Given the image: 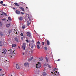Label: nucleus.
I'll use <instances>...</instances> for the list:
<instances>
[{
	"label": "nucleus",
	"mask_w": 76,
	"mask_h": 76,
	"mask_svg": "<svg viewBox=\"0 0 76 76\" xmlns=\"http://www.w3.org/2000/svg\"><path fill=\"white\" fill-rule=\"evenodd\" d=\"M38 64H36V68H40L41 66V63H39V62H38Z\"/></svg>",
	"instance_id": "f257e3e1"
},
{
	"label": "nucleus",
	"mask_w": 76,
	"mask_h": 76,
	"mask_svg": "<svg viewBox=\"0 0 76 76\" xmlns=\"http://www.w3.org/2000/svg\"><path fill=\"white\" fill-rule=\"evenodd\" d=\"M31 48H34L35 44L34 43V41L32 40V41L31 42Z\"/></svg>",
	"instance_id": "f03ea898"
},
{
	"label": "nucleus",
	"mask_w": 76,
	"mask_h": 76,
	"mask_svg": "<svg viewBox=\"0 0 76 76\" xmlns=\"http://www.w3.org/2000/svg\"><path fill=\"white\" fill-rule=\"evenodd\" d=\"M7 52V50L6 49H4L3 50V52H2V53L5 54Z\"/></svg>",
	"instance_id": "7ed1b4c3"
},
{
	"label": "nucleus",
	"mask_w": 76,
	"mask_h": 76,
	"mask_svg": "<svg viewBox=\"0 0 76 76\" xmlns=\"http://www.w3.org/2000/svg\"><path fill=\"white\" fill-rule=\"evenodd\" d=\"M15 12L17 14H20V11L18 10H16Z\"/></svg>",
	"instance_id": "20e7f679"
},
{
	"label": "nucleus",
	"mask_w": 76,
	"mask_h": 76,
	"mask_svg": "<svg viewBox=\"0 0 76 76\" xmlns=\"http://www.w3.org/2000/svg\"><path fill=\"white\" fill-rule=\"evenodd\" d=\"M24 65L26 67H28L29 66V64L27 63H24Z\"/></svg>",
	"instance_id": "39448f33"
},
{
	"label": "nucleus",
	"mask_w": 76,
	"mask_h": 76,
	"mask_svg": "<svg viewBox=\"0 0 76 76\" xmlns=\"http://www.w3.org/2000/svg\"><path fill=\"white\" fill-rule=\"evenodd\" d=\"M27 36L29 37H30L31 36V33L29 32H27Z\"/></svg>",
	"instance_id": "423d86ee"
},
{
	"label": "nucleus",
	"mask_w": 76,
	"mask_h": 76,
	"mask_svg": "<svg viewBox=\"0 0 76 76\" xmlns=\"http://www.w3.org/2000/svg\"><path fill=\"white\" fill-rule=\"evenodd\" d=\"M28 19H29V20L30 21H31V19H30V18L31 17V15H29L28 14Z\"/></svg>",
	"instance_id": "0eeeda50"
},
{
	"label": "nucleus",
	"mask_w": 76,
	"mask_h": 76,
	"mask_svg": "<svg viewBox=\"0 0 76 76\" xmlns=\"http://www.w3.org/2000/svg\"><path fill=\"white\" fill-rule=\"evenodd\" d=\"M34 57H31V58H28V61H31L33 59Z\"/></svg>",
	"instance_id": "6e6552de"
},
{
	"label": "nucleus",
	"mask_w": 76,
	"mask_h": 76,
	"mask_svg": "<svg viewBox=\"0 0 76 76\" xmlns=\"http://www.w3.org/2000/svg\"><path fill=\"white\" fill-rule=\"evenodd\" d=\"M16 67L18 69H19L20 68V67L18 64H16Z\"/></svg>",
	"instance_id": "1a4fd4ad"
},
{
	"label": "nucleus",
	"mask_w": 76,
	"mask_h": 76,
	"mask_svg": "<svg viewBox=\"0 0 76 76\" xmlns=\"http://www.w3.org/2000/svg\"><path fill=\"white\" fill-rule=\"evenodd\" d=\"M1 13L2 14H3L5 16H7V14L6 13H5L4 12H2V11L0 12V14H1Z\"/></svg>",
	"instance_id": "9d476101"
},
{
	"label": "nucleus",
	"mask_w": 76,
	"mask_h": 76,
	"mask_svg": "<svg viewBox=\"0 0 76 76\" xmlns=\"http://www.w3.org/2000/svg\"><path fill=\"white\" fill-rule=\"evenodd\" d=\"M15 41L16 42H18V39L17 38V37H15Z\"/></svg>",
	"instance_id": "9b49d317"
},
{
	"label": "nucleus",
	"mask_w": 76,
	"mask_h": 76,
	"mask_svg": "<svg viewBox=\"0 0 76 76\" xmlns=\"http://www.w3.org/2000/svg\"><path fill=\"white\" fill-rule=\"evenodd\" d=\"M43 76H46L47 75V74H46V73L45 72H44L43 73Z\"/></svg>",
	"instance_id": "f8f14e48"
},
{
	"label": "nucleus",
	"mask_w": 76,
	"mask_h": 76,
	"mask_svg": "<svg viewBox=\"0 0 76 76\" xmlns=\"http://www.w3.org/2000/svg\"><path fill=\"white\" fill-rule=\"evenodd\" d=\"M10 24H7L6 25V27H7V28H8L10 26Z\"/></svg>",
	"instance_id": "ddd939ff"
},
{
	"label": "nucleus",
	"mask_w": 76,
	"mask_h": 76,
	"mask_svg": "<svg viewBox=\"0 0 76 76\" xmlns=\"http://www.w3.org/2000/svg\"><path fill=\"white\" fill-rule=\"evenodd\" d=\"M47 44L48 45H50V42H49V41L47 40Z\"/></svg>",
	"instance_id": "4468645a"
},
{
	"label": "nucleus",
	"mask_w": 76,
	"mask_h": 76,
	"mask_svg": "<svg viewBox=\"0 0 76 76\" xmlns=\"http://www.w3.org/2000/svg\"><path fill=\"white\" fill-rule=\"evenodd\" d=\"M16 45L15 44H13L12 45V48H13L14 47H16Z\"/></svg>",
	"instance_id": "2eb2a0df"
},
{
	"label": "nucleus",
	"mask_w": 76,
	"mask_h": 76,
	"mask_svg": "<svg viewBox=\"0 0 76 76\" xmlns=\"http://www.w3.org/2000/svg\"><path fill=\"white\" fill-rule=\"evenodd\" d=\"M37 47L38 49H39L40 48V47L39 46V45H37Z\"/></svg>",
	"instance_id": "dca6fc26"
},
{
	"label": "nucleus",
	"mask_w": 76,
	"mask_h": 76,
	"mask_svg": "<svg viewBox=\"0 0 76 76\" xmlns=\"http://www.w3.org/2000/svg\"><path fill=\"white\" fill-rule=\"evenodd\" d=\"M20 8L23 11H24V9L23 8V7H20Z\"/></svg>",
	"instance_id": "f3484780"
},
{
	"label": "nucleus",
	"mask_w": 76,
	"mask_h": 76,
	"mask_svg": "<svg viewBox=\"0 0 76 76\" xmlns=\"http://www.w3.org/2000/svg\"><path fill=\"white\" fill-rule=\"evenodd\" d=\"M2 41H0V46H1L2 45Z\"/></svg>",
	"instance_id": "a211bd4d"
},
{
	"label": "nucleus",
	"mask_w": 76,
	"mask_h": 76,
	"mask_svg": "<svg viewBox=\"0 0 76 76\" xmlns=\"http://www.w3.org/2000/svg\"><path fill=\"white\" fill-rule=\"evenodd\" d=\"M14 4L16 6H18V7H19V5L18 4H17V3H15Z\"/></svg>",
	"instance_id": "6ab92c4d"
},
{
	"label": "nucleus",
	"mask_w": 76,
	"mask_h": 76,
	"mask_svg": "<svg viewBox=\"0 0 76 76\" xmlns=\"http://www.w3.org/2000/svg\"><path fill=\"white\" fill-rule=\"evenodd\" d=\"M27 25H28V26H29V25H30V23L29 21H28L27 22Z\"/></svg>",
	"instance_id": "aec40b11"
},
{
	"label": "nucleus",
	"mask_w": 76,
	"mask_h": 76,
	"mask_svg": "<svg viewBox=\"0 0 76 76\" xmlns=\"http://www.w3.org/2000/svg\"><path fill=\"white\" fill-rule=\"evenodd\" d=\"M26 43H23V46H24L26 47Z\"/></svg>",
	"instance_id": "412c9836"
},
{
	"label": "nucleus",
	"mask_w": 76,
	"mask_h": 76,
	"mask_svg": "<svg viewBox=\"0 0 76 76\" xmlns=\"http://www.w3.org/2000/svg\"><path fill=\"white\" fill-rule=\"evenodd\" d=\"M19 20L20 21H22L23 20V18H22V17H20L19 18Z\"/></svg>",
	"instance_id": "4be33fe9"
},
{
	"label": "nucleus",
	"mask_w": 76,
	"mask_h": 76,
	"mask_svg": "<svg viewBox=\"0 0 76 76\" xmlns=\"http://www.w3.org/2000/svg\"><path fill=\"white\" fill-rule=\"evenodd\" d=\"M15 50H14V51L13 52H12V51H11V50H10V53H11V55H12V54H13V53H14V52Z\"/></svg>",
	"instance_id": "5701e85b"
},
{
	"label": "nucleus",
	"mask_w": 76,
	"mask_h": 76,
	"mask_svg": "<svg viewBox=\"0 0 76 76\" xmlns=\"http://www.w3.org/2000/svg\"><path fill=\"white\" fill-rule=\"evenodd\" d=\"M0 35L1 36H3V33L2 32H0Z\"/></svg>",
	"instance_id": "b1692460"
},
{
	"label": "nucleus",
	"mask_w": 76,
	"mask_h": 76,
	"mask_svg": "<svg viewBox=\"0 0 76 76\" xmlns=\"http://www.w3.org/2000/svg\"><path fill=\"white\" fill-rule=\"evenodd\" d=\"M39 60L40 61H41L43 60V58H39Z\"/></svg>",
	"instance_id": "393cba45"
},
{
	"label": "nucleus",
	"mask_w": 76,
	"mask_h": 76,
	"mask_svg": "<svg viewBox=\"0 0 76 76\" xmlns=\"http://www.w3.org/2000/svg\"><path fill=\"white\" fill-rule=\"evenodd\" d=\"M22 48H23V50H25V47H24V46H22Z\"/></svg>",
	"instance_id": "a878e982"
},
{
	"label": "nucleus",
	"mask_w": 76,
	"mask_h": 76,
	"mask_svg": "<svg viewBox=\"0 0 76 76\" xmlns=\"http://www.w3.org/2000/svg\"><path fill=\"white\" fill-rule=\"evenodd\" d=\"M45 49L46 50H48V49L46 47H44Z\"/></svg>",
	"instance_id": "bb28decb"
},
{
	"label": "nucleus",
	"mask_w": 76,
	"mask_h": 76,
	"mask_svg": "<svg viewBox=\"0 0 76 76\" xmlns=\"http://www.w3.org/2000/svg\"><path fill=\"white\" fill-rule=\"evenodd\" d=\"M45 59L46 61H47V62H48V59L47 58H46Z\"/></svg>",
	"instance_id": "cd10ccee"
},
{
	"label": "nucleus",
	"mask_w": 76,
	"mask_h": 76,
	"mask_svg": "<svg viewBox=\"0 0 76 76\" xmlns=\"http://www.w3.org/2000/svg\"><path fill=\"white\" fill-rule=\"evenodd\" d=\"M56 68H55V69H53V71H56Z\"/></svg>",
	"instance_id": "c85d7f7f"
},
{
	"label": "nucleus",
	"mask_w": 76,
	"mask_h": 76,
	"mask_svg": "<svg viewBox=\"0 0 76 76\" xmlns=\"http://www.w3.org/2000/svg\"><path fill=\"white\" fill-rule=\"evenodd\" d=\"M8 19L9 20H10V21L11 20L10 18V17H8Z\"/></svg>",
	"instance_id": "c756f323"
},
{
	"label": "nucleus",
	"mask_w": 76,
	"mask_h": 76,
	"mask_svg": "<svg viewBox=\"0 0 76 76\" xmlns=\"http://www.w3.org/2000/svg\"><path fill=\"white\" fill-rule=\"evenodd\" d=\"M4 74H0V76H4Z\"/></svg>",
	"instance_id": "7c9ffc66"
},
{
	"label": "nucleus",
	"mask_w": 76,
	"mask_h": 76,
	"mask_svg": "<svg viewBox=\"0 0 76 76\" xmlns=\"http://www.w3.org/2000/svg\"><path fill=\"white\" fill-rule=\"evenodd\" d=\"M3 3V1H1V2H0V3L1 4H2Z\"/></svg>",
	"instance_id": "2f4dec72"
},
{
	"label": "nucleus",
	"mask_w": 76,
	"mask_h": 76,
	"mask_svg": "<svg viewBox=\"0 0 76 76\" xmlns=\"http://www.w3.org/2000/svg\"><path fill=\"white\" fill-rule=\"evenodd\" d=\"M25 28V26H23L22 27V28L23 29H24V28Z\"/></svg>",
	"instance_id": "473e14b6"
},
{
	"label": "nucleus",
	"mask_w": 76,
	"mask_h": 76,
	"mask_svg": "<svg viewBox=\"0 0 76 76\" xmlns=\"http://www.w3.org/2000/svg\"><path fill=\"white\" fill-rule=\"evenodd\" d=\"M20 35L21 36H23V34L22 33H21L20 34Z\"/></svg>",
	"instance_id": "72a5a7b5"
},
{
	"label": "nucleus",
	"mask_w": 76,
	"mask_h": 76,
	"mask_svg": "<svg viewBox=\"0 0 76 76\" xmlns=\"http://www.w3.org/2000/svg\"><path fill=\"white\" fill-rule=\"evenodd\" d=\"M5 20H6V18H4L3 19H2V20L3 21Z\"/></svg>",
	"instance_id": "f704fd0d"
},
{
	"label": "nucleus",
	"mask_w": 76,
	"mask_h": 76,
	"mask_svg": "<svg viewBox=\"0 0 76 76\" xmlns=\"http://www.w3.org/2000/svg\"><path fill=\"white\" fill-rule=\"evenodd\" d=\"M26 41L28 42V39H26Z\"/></svg>",
	"instance_id": "c9c22d12"
},
{
	"label": "nucleus",
	"mask_w": 76,
	"mask_h": 76,
	"mask_svg": "<svg viewBox=\"0 0 76 76\" xmlns=\"http://www.w3.org/2000/svg\"><path fill=\"white\" fill-rule=\"evenodd\" d=\"M42 45H44V44H45V43L44 42H42Z\"/></svg>",
	"instance_id": "e433bc0d"
},
{
	"label": "nucleus",
	"mask_w": 76,
	"mask_h": 76,
	"mask_svg": "<svg viewBox=\"0 0 76 76\" xmlns=\"http://www.w3.org/2000/svg\"><path fill=\"white\" fill-rule=\"evenodd\" d=\"M6 66L7 67V66H9V64H8V65H7V64H6Z\"/></svg>",
	"instance_id": "4c0bfd02"
},
{
	"label": "nucleus",
	"mask_w": 76,
	"mask_h": 76,
	"mask_svg": "<svg viewBox=\"0 0 76 76\" xmlns=\"http://www.w3.org/2000/svg\"><path fill=\"white\" fill-rule=\"evenodd\" d=\"M2 25V23L1 22H0V25L1 26Z\"/></svg>",
	"instance_id": "58836bf2"
},
{
	"label": "nucleus",
	"mask_w": 76,
	"mask_h": 76,
	"mask_svg": "<svg viewBox=\"0 0 76 76\" xmlns=\"http://www.w3.org/2000/svg\"><path fill=\"white\" fill-rule=\"evenodd\" d=\"M48 67L49 68H51V67H50V65H49L48 66Z\"/></svg>",
	"instance_id": "ea45409f"
},
{
	"label": "nucleus",
	"mask_w": 76,
	"mask_h": 76,
	"mask_svg": "<svg viewBox=\"0 0 76 76\" xmlns=\"http://www.w3.org/2000/svg\"><path fill=\"white\" fill-rule=\"evenodd\" d=\"M2 5L3 6H6V5H5V4H3Z\"/></svg>",
	"instance_id": "a19ab883"
},
{
	"label": "nucleus",
	"mask_w": 76,
	"mask_h": 76,
	"mask_svg": "<svg viewBox=\"0 0 76 76\" xmlns=\"http://www.w3.org/2000/svg\"><path fill=\"white\" fill-rule=\"evenodd\" d=\"M37 43L39 44H40V42L39 41H38Z\"/></svg>",
	"instance_id": "79ce46f5"
},
{
	"label": "nucleus",
	"mask_w": 76,
	"mask_h": 76,
	"mask_svg": "<svg viewBox=\"0 0 76 76\" xmlns=\"http://www.w3.org/2000/svg\"><path fill=\"white\" fill-rule=\"evenodd\" d=\"M22 54H23V55H24V52H23Z\"/></svg>",
	"instance_id": "37998d69"
},
{
	"label": "nucleus",
	"mask_w": 76,
	"mask_h": 76,
	"mask_svg": "<svg viewBox=\"0 0 76 76\" xmlns=\"http://www.w3.org/2000/svg\"><path fill=\"white\" fill-rule=\"evenodd\" d=\"M21 13L22 14H24V13H23V12H21Z\"/></svg>",
	"instance_id": "c03bdc74"
},
{
	"label": "nucleus",
	"mask_w": 76,
	"mask_h": 76,
	"mask_svg": "<svg viewBox=\"0 0 76 76\" xmlns=\"http://www.w3.org/2000/svg\"><path fill=\"white\" fill-rule=\"evenodd\" d=\"M46 63H45V65L46 66Z\"/></svg>",
	"instance_id": "a18cd8bd"
},
{
	"label": "nucleus",
	"mask_w": 76,
	"mask_h": 76,
	"mask_svg": "<svg viewBox=\"0 0 76 76\" xmlns=\"http://www.w3.org/2000/svg\"><path fill=\"white\" fill-rule=\"evenodd\" d=\"M60 61V59H58V60H57V61Z\"/></svg>",
	"instance_id": "49530a36"
},
{
	"label": "nucleus",
	"mask_w": 76,
	"mask_h": 76,
	"mask_svg": "<svg viewBox=\"0 0 76 76\" xmlns=\"http://www.w3.org/2000/svg\"><path fill=\"white\" fill-rule=\"evenodd\" d=\"M54 74H55L56 75H57L56 74H55V72H54Z\"/></svg>",
	"instance_id": "de8ad7c7"
},
{
	"label": "nucleus",
	"mask_w": 76,
	"mask_h": 76,
	"mask_svg": "<svg viewBox=\"0 0 76 76\" xmlns=\"http://www.w3.org/2000/svg\"><path fill=\"white\" fill-rule=\"evenodd\" d=\"M18 34V33H17V32H16V34Z\"/></svg>",
	"instance_id": "09e8293b"
},
{
	"label": "nucleus",
	"mask_w": 76,
	"mask_h": 76,
	"mask_svg": "<svg viewBox=\"0 0 76 76\" xmlns=\"http://www.w3.org/2000/svg\"><path fill=\"white\" fill-rule=\"evenodd\" d=\"M18 48H20V46H18Z\"/></svg>",
	"instance_id": "8fccbe9b"
},
{
	"label": "nucleus",
	"mask_w": 76,
	"mask_h": 76,
	"mask_svg": "<svg viewBox=\"0 0 76 76\" xmlns=\"http://www.w3.org/2000/svg\"><path fill=\"white\" fill-rule=\"evenodd\" d=\"M2 70V69H0V71H1Z\"/></svg>",
	"instance_id": "3c124183"
},
{
	"label": "nucleus",
	"mask_w": 76,
	"mask_h": 76,
	"mask_svg": "<svg viewBox=\"0 0 76 76\" xmlns=\"http://www.w3.org/2000/svg\"><path fill=\"white\" fill-rule=\"evenodd\" d=\"M22 75L23 76V74H22Z\"/></svg>",
	"instance_id": "603ef678"
},
{
	"label": "nucleus",
	"mask_w": 76,
	"mask_h": 76,
	"mask_svg": "<svg viewBox=\"0 0 76 76\" xmlns=\"http://www.w3.org/2000/svg\"><path fill=\"white\" fill-rule=\"evenodd\" d=\"M25 55H26V52H25Z\"/></svg>",
	"instance_id": "864d4df0"
},
{
	"label": "nucleus",
	"mask_w": 76,
	"mask_h": 76,
	"mask_svg": "<svg viewBox=\"0 0 76 76\" xmlns=\"http://www.w3.org/2000/svg\"><path fill=\"white\" fill-rule=\"evenodd\" d=\"M56 72H57V71H56Z\"/></svg>",
	"instance_id": "5fc2aeb1"
},
{
	"label": "nucleus",
	"mask_w": 76,
	"mask_h": 76,
	"mask_svg": "<svg viewBox=\"0 0 76 76\" xmlns=\"http://www.w3.org/2000/svg\"><path fill=\"white\" fill-rule=\"evenodd\" d=\"M13 9L14 10L15 9V8H13Z\"/></svg>",
	"instance_id": "6e6d98bb"
},
{
	"label": "nucleus",
	"mask_w": 76,
	"mask_h": 76,
	"mask_svg": "<svg viewBox=\"0 0 76 76\" xmlns=\"http://www.w3.org/2000/svg\"><path fill=\"white\" fill-rule=\"evenodd\" d=\"M29 46H30L31 45L30 44H29Z\"/></svg>",
	"instance_id": "4d7b16f0"
},
{
	"label": "nucleus",
	"mask_w": 76,
	"mask_h": 76,
	"mask_svg": "<svg viewBox=\"0 0 76 76\" xmlns=\"http://www.w3.org/2000/svg\"><path fill=\"white\" fill-rule=\"evenodd\" d=\"M10 50H9L8 51H9Z\"/></svg>",
	"instance_id": "13d9d810"
},
{
	"label": "nucleus",
	"mask_w": 76,
	"mask_h": 76,
	"mask_svg": "<svg viewBox=\"0 0 76 76\" xmlns=\"http://www.w3.org/2000/svg\"><path fill=\"white\" fill-rule=\"evenodd\" d=\"M3 15V14H1V15Z\"/></svg>",
	"instance_id": "bf43d9fd"
},
{
	"label": "nucleus",
	"mask_w": 76,
	"mask_h": 76,
	"mask_svg": "<svg viewBox=\"0 0 76 76\" xmlns=\"http://www.w3.org/2000/svg\"><path fill=\"white\" fill-rule=\"evenodd\" d=\"M6 61H7V60H6Z\"/></svg>",
	"instance_id": "052dcab7"
},
{
	"label": "nucleus",
	"mask_w": 76,
	"mask_h": 76,
	"mask_svg": "<svg viewBox=\"0 0 76 76\" xmlns=\"http://www.w3.org/2000/svg\"><path fill=\"white\" fill-rule=\"evenodd\" d=\"M11 50H12L11 48L10 49Z\"/></svg>",
	"instance_id": "680f3d73"
},
{
	"label": "nucleus",
	"mask_w": 76,
	"mask_h": 76,
	"mask_svg": "<svg viewBox=\"0 0 76 76\" xmlns=\"http://www.w3.org/2000/svg\"><path fill=\"white\" fill-rule=\"evenodd\" d=\"M26 8H28V7H27Z\"/></svg>",
	"instance_id": "e2e57ef3"
},
{
	"label": "nucleus",
	"mask_w": 76,
	"mask_h": 76,
	"mask_svg": "<svg viewBox=\"0 0 76 76\" xmlns=\"http://www.w3.org/2000/svg\"><path fill=\"white\" fill-rule=\"evenodd\" d=\"M52 73H53V72H52Z\"/></svg>",
	"instance_id": "0e129e2a"
},
{
	"label": "nucleus",
	"mask_w": 76,
	"mask_h": 76,
	"mask_svg": "<svg viewBox=\"0 0 76 76\" xmlns=\"http://www.w3.org/2000/svg\"><path fill=\"white\" fill-rule=\"evenodd\" d=\"M12 57V56H11V58Z\"/></svg>",
	"instance_id": "69168bd1"
},
{
	"label": "nucleus",
	"mask_w": 76,
	"mask_h": 76,
	"mask_svg": "<svg viewBox=\"0 0 76 76\" xmlns=\"http://www.w3.org/2000/svg\"><path fill=\"white\" fill-rule=\"evenodd\" d=\"M11 76H13H13H12V75H11Z\"/></svg>",
	"instance_id": "338daca9"
},
{
	"label": "nucleus",
	"mask_w": 76,
	"mask_h": 76,
	"mask_svg": "<svg viewBox=\"0 0 76 76\" xmlns=\"http://www.w3.org/2000/svg\"><path fill=\"white\" fill-rule=\"evenodd\" d=\"M15 54V53H14V54Z\"/></svg>",
	"instance_id": "774afa93"
}]
</instances>
